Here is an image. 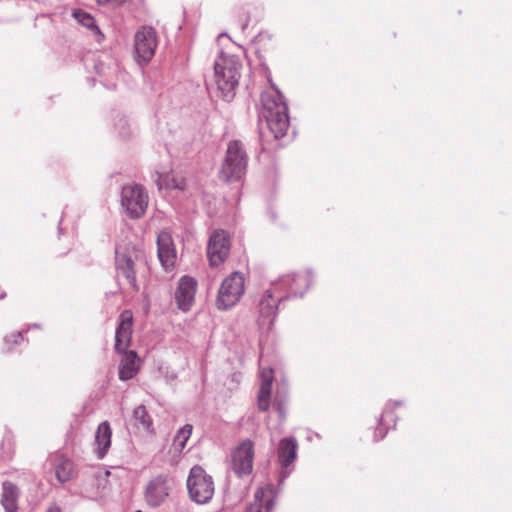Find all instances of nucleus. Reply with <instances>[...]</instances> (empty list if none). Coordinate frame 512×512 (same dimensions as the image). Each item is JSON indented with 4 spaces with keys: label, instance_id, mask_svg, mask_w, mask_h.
Masks as SVG:
<instances>
[{
    "label": "nucleus",
    "instance_id": "37",
    "mask_svg": "<svg viewBox=\"0 0 512 512\" xmlns=\"http://www.w3.org/2000/svg\"><path fill=\"white\" fill-rule=\"evenodd\" d=\"M3 297H4V294L0 293V299H2Z\"/></svg>",
    "mask_w": 512,
    "mask_h": 512
},
{
    "label": "nucleus",
    "instance_id": "9",
    "mask_svg": "<svg viewBox=\"0 0 512 512\" xmlns=\"http://www.w3.org/2000/svg\"><path fill=\"white\" fill-rule=\"evenodd\" d=\"M230 252V238L224 230H217L211 236L208 243L207 254L210 265L217 267L222 264Z\"/></svg>",
    "mask_w": 512,
    "mask_h": 512
},
{
    "label": "nucleus",
    "instance_id": "30",
    "mask_svg": "<svg viewBox=\"0 0 512 512\" xmlns=\"http://www.w3.org/2000/svg\"><path fill=\"white\" fill-rule=\"evenodd\" d=\"M273 380V370L264 369L261 373V386L272 387Z\"/></svg>",
    "mask_w": 512,
    "mask_h": 512
},
{
    "label": "nucleus",
    "instance_id": "38",
    "mask_svg": "<svg viewBox=\"0 0 512 512\" xmlns=\"http://www.w3.org/2000/svg\"><path fill=\"white\" fill-rule=\"evenodd\" d=\"M136 512H142L141 510H137Z\"/></svg>",
    "mask_w": 512,
    "mask_h": 512
},
{
    "label": "nucleus",
    "instance_id": "8",
    "mask_svg": "<svg viewBox=\"0 0 512 512\" xmlns=\"http://www.w3.org/2000/svg\"><path fill=\"white\" fill-rule=\"evenodd\" d=\"M254 443L245 439L239 443L232 454V469L238 476L249 475L253 470Z\"/></svg>",
    "mask_w": 512,
    "mask_h": 512
},
{
    "label": "nucleus",
    "instance_id": "16",
    "mask_svg": "<svg viewBox=\"0 0 512 512\" xmlns=\"http://www.w3.org/2000/svg\"><path fill=\"white\" fill-rule=\"evenodd\" d=\"M119 364V378L122 381L132 379L139 371L140 358L135 351H126Z\"/></svg>",
    "mask_w": 512,
    "mask_h": 512
},
{
    "label": "nucleus",
    "instance_id": "14",
    "mask_svg": "<svg viewBox=\"0 0 512 512\" xmlns=\"http://www.w3.org/2000/svg\"><path fill=\"white\" fill-rule=\"evenodd\" d=\"M169 490L168 481L163 477H156L146 488L145 500L150 506H159L169 495Z\"/></svg>",
    "mask_w": 512,
    "mask_h": 512
},
{
    "label": "nucleus",
    "instance_id": "2",
    "mask_svg": "<svg viewBox=\"0 0 512 512\" xmlns=\"http://www.w3.org/2000/svg\"><path fill=\"white\" fill-rule=\"evenodd\" d=\"M262 107L258 115L259 128H286L289 125L288 107L283 95L271 84L261 94Z\"/></svg>",
    "mask_w": 512,
    "mask_h": 512
},
{
    "label": "nucleus",
    "instance_id": "12",
    "mask_svg": "<svg viewBox=\"0 0 512 512\" xmlns=\"http://www.w3.org/2000/svg\"><path fill=\"white\" fill-rule=\"evenodd\" d=\"M197 290V281L189 276H183L178 282L175 292L177 306L182 311H189L194 303Z\"/></svg>",
    "mask_w": 512,
    "mask_h": 512
},
{
    "label": "nucleus",
    "instance_id": "27",
    "mask_svg": "<svg viewBox=\"0 0 512 512\" xmlns=\"http://www.w3.org/2000/svg\"><path fill=\"white\" fill-rule=\"evenodd\" d=\"M96 69L98 74L108 80L109 77L117 76L119 72L118 64L115 60H110L108 66L106 67L104 63L101 61L96 65Z\"/></svg>",
    "mask_w": 512,
    "mask_h": 512
},
{
    "label": "nucleus",
    "instance_id": "35",
    "mask_svg": "<svg viewBox=\"0 0 512 512\" xmlns=\"http://www.w3.org/2000/svg\"><path fill=\"white\" fill-rule=\"evenodd\" d=\"M386 435V431H384L383 429H380V437L379 439H383Z\"/></svg>",
    "mask_w": 512,
    "mask_h": 512
},
{
    "label": "nucleus",
    "instance_id": "11",
    "mask_svg": "<svg viewBox=\"0 0 512 512\" xmlns=\"http://www.w3.org/2000/svg\"><path fill=\"white\" fill-rule=\"evenodd\" d=\"M133 333V314L124 310L119 317V324L115 333V350L118 353L126 352L131 343Z\"/></svg>",
    "mask_w": 512,
    "mask_h": 512
},
{
    "label": "nucleus",
    "instance_id": "28",
    "mask_svg": "<svg viewBox=\"0 0 512 512\" xmlns=\"http://www.w3.org/2000/svg\"><path fill=\"white\" fill-rule=\"evenodd\" d=\"M290 280L293 282L291 288L294 290L295 293H297L301 289V287L299 286V282H303L304 286H307L308 277L305 274H293L285 276V282H290Z\"/></svg>",
    "mask_w": 512,
    "mask_h": 512
},
{
    "label": "nucleus",
    "instance_id": "33",
    "mask_svg": "<svg viewBox=\"0 0 512 512\" xmlns=\"http://www.w3.org/2000/svg\"><path fill=\"white\" fill-rule=\"evenodd\" d=\"M389 413L390 412L388 410L383 412V414L381 415V418H380V425H382L384 423L385 418L389 416Z\"/></svg>",
    "mask_w": 512,
    "mask_h": 512
},
{
    "label": "nucleus",
    "instance_id": "3",
    "mask_svg": "<svg viewBox=\"0 0 512 512\" xmlns=\"http://www.w3.org/2000/svg\"><path fill=\"white\" fill-rule=\"evenodd\" d=\"M247 154L240 141L228 144L218 176L224 182L238 181L246 173Z\"/></svg>",
    "mask_w": 512,
    "mask_h": 512
},
{
    "label": "nucleus",
    "instance_id": "34",
    "mask_svg": "<svg viewBox=\"0 0 512 512\" xmlns=\"http://www.w3.org/2000/svg\"><path fill=\"white\" fill-rule=\"evenodd\" d=\"M284 134H285V133H284V130L279 129V130H277V133H275V134H274V137H275V138L283 137V136H284Z\"/></svg>",
    "mask_w": 512,
    "mask_h": 512
},
{
    "label": "nucleus",
    "instance_id": "26",
    "mask_svg": "<svg viewBox=\"0 0 512 512\" xmlns=\"http://www.w3.org/2000/svg\"><path fill=\"white\" fill-rule=\"evenodd\" d=\"M272 387L261 386L257 395V405L258 409L262 412H265L270 407V399H271Z\"/></svg>",
    "mask_w": 512,
    "mask_h": 512
},
{
    "label": "nucleus",
    "instance_id": "24",
    "mask_svg": "<svg viewBox=\"0 0 512 512\" xmlns=\"http://www.w3.org/2000/svg\"><path fill=\"white\" fill-rule=\"evenodd\" d=\"M193 427L190 424L183 426L175 435L173 440V448L175 451L181 452L192 434Z\"/></svg>",
    "mask_w": 512,
    "mask_h": 512
},
{
    "label": "nucleus",
    "instance_id": "17",
    "mask_svg": "<svg viewBox=\"0 0 512 512\" xmlns=\"http://www.w3.org/2000/svg\"><path fill=\"white\" fill-rule=\"evenodd\" d=\"M297 447V442L294 438L287 437L280 440L277 455L282 467H288L294 462L297 455Z\"/></svg>",
    "mask_w": 512,
    "mask_h": 512
},
{
    "label": "nucleus",
    "instance_id": "25",
    "mask_svg": "<svg viewBox=\"0 0 512 512\" xmlns=\"http://www.w3.org/2000/svg\"><path fill=\"white\" fill-rule=\"evenodd\" d=\"M72 473H73V464L70 460L61 459L59 461V463L56 465L55 474H56V478L60 482L63 483V482L70 480V478L72 477Z\"/></svg>",
    "mask_w": 512,
    "mask_h": 512
},
{
    "label": "nucleus",
    "instance_id": "15",
    "mask_svg": "<svg viewBox=\"0 0 512 512\" xmlns=\"http://www.w3.org/2000/svg\"><path fill=\"white\" fill-rule=\"evenodd\" d=\"M275 492L272 485H265L257 489L254 501L248 506L246 512H271L274 506Z\"/></svg>",
    "mask_w": 512,
    "mask_h": 512
},
{
    "label": "nucleus",
    "instance_id": "36",
    "mask_svg": "<svg viewBox=\"0 0 512 512\" xmlns=\"http://www.w3.org/2000/svg\"><path fill=\"white\" fill-rule=\"evenodd\" d=\"M3 297H4V294L0 293V299H2Z\"/></svg>",
    "mask_w": 512,
    "mask_h": 512
},
{
    "label": "nucleus",
    "instance_id": "19",
    "mask_svg": "<svg viewBox=\"0 0 512 512\" xmlns=\"http://www.w3.org/2000/svg\"><path fill=\"white\" fill-rule=\"evenodd\" d=\"M278 303L279 298H276L270 290L265 291L259 302V312L261 316L270 319V322H272L276 315Z\"/></svg>",
    "mask_w": 512,
    "mask_h": 512
},
{
    "label": "nucleus",
    "instance_id": "1",
    "mask_svg": "<svg viewBox=\"0 0 512 512\" xmlns=\"http://www.w3.org/2000/svg\"><path fill=\"white\" fill-rule=\"evenodd\" d=\"M241 61L231 54L221 52L214 63V81L216 95L225 102H230L235 97L236 88L241 75Z\"/></svg>",
    "mask_w": 512,
    "mask_h": 512
},
{
    "label": "nucleus",
    "instance_id": "7",
    "mask_svg": "<svg viewBox=\"0 0 512 512\" xmlns=\"http://www.w3.org/2000/svg\"><path fill=\"white\" fill-rule=\"evenodd\" d=\"M149 197L146 190L137 184L124 186L121 193V205L129 217H142L148 207Z\"/></svg>",
    "mask_w": 512,
    "mask_h": 512
},
{
    "label": "nucleus",
    "instance_id": "29",
    "mask_svg": "<svg viewBox=\"0 0 512 512\" xmlns=\"http://www.w3.org/2000/svg\"><path fill=\"white\" fill-rule=\"evenodd\" d=\"M24 340L21 332H12L5 337V344L7 350H11L13 346L20 344Z\"/></svg>",
    "mask_w": 512,
    "mask_h": 512
},
{
    "label": "nucleus",
    "instance_id": "23",
    "mask_svg": "<svg viewBox=\"0 0 512 512\" xmlns=\"http://www.w3.org/2000/svg\"><path fill=\"white\" fill-rule=\"evenodd\" d=\"M133 419L138 428H142L143 430L153 433V421L145 406L140 405L134 409Z\"/></svg>",
    "mask_w": 512,
    "mask_h": 512
},
{
    "label": "nucleus",
    "instance_id": "21",
    "mask_svg": "<svg viewBox=\"0 0 512 512\" xmlns=\"http://www.w3.org/2000/svg\"><path fill=\"white\" fill-rule=\"evenodd\" d=\"M72 16L79 24L94 32L99 37L98 41L103 38V34L101 33L94 17L91 14L81 9H75L72 13Z\"/></svg>",
    "mask_w": 512,
    "mask_h": 512
},
{
    "label": "nucleus",
    "instance_id": "6",
    "mask_svg": "<svg viewBox=\"0 0 512 512\" xmlns=\"http://www.w3.org/2000/svg\"><path fill=\"white\" fill-rule=\"evenodd\" d=\"M158 45L157 33L150 26H143L134 36V59L138 65L148 64L155 55Z\"/></svg>",
    "mask_w": 512,
    "mask_h": 512
},
{
    "label": "nucleus",
    "instance_id": "22",
    "mask_svg": "<svg viewBox=\"0 0 512 512\" xmlns=\"http://www.w3.org/2000/svg\"><path fill=\"white\" fill-rule=\"evenodd\" d=\"M158 187L159 189H180L185 187V181L181 176L174 174L164 173L158 174Z\"/></svg>",
    "mask_w": 512,
    "mask_h": 512
},
{
    "label": "nucleus",
    "instance_id": "20",
    "mask_svg": "<svg viewBox=\"0 0 512 512\" xmlns=\"http://www.w3.org/2000/svg\"><path fill=\"white\" fill-rule=\"evenodd\" d=\"M17 498V487L12 483H4L1 503L6 512H17Z\"/></svg>",
    "mask_w": 512,
    "mask_h": 512
},
{
    "label": "nucleus",
    "instance_id": "31",
    "mask_svg": "<svg viewBox=\"0 0 512 512\" xmlns=\"http://www.w3.org/2000/svg\"><path fill=\"white\" fill-rule=\"evenodd\" d=\"M98 4H110V5H119L123 2V0H96Z\"/></svg>",
    "mask_w": 512,
    "mask_h": 512
},
{
    "label": "nucleus",
    "instance_id": "4",
    "mask_svg": "<svg viewBox=\"0 0 512 512\" xmlns=\"http://www.w3.org/2000/svg\"><path fill=\"white\" fill-rule=\"evenodd\" d=\"M187 488L193 501L205 504L214 495V482L210 475L200 466H194L187 479Z\"/></svg>",
    "mask_w": 512,
    "mask_h": 512
},
{
    "label": "nucleus",
    "instance_id": "5",
    "mask_svg": "<svg viewBox=\"0 0 512 512\" xmlns=\"http://www.w3.org/2000/svg\"><path fill=\"white\" fill-rule=\"evenodd\" d=\"M245 289L244 276L239 272H233L225 278L219 288L217 307L226 310L233 307L241 298Z\"/></svg>",
    "mask_w": 512,
    "mask_h": 512
},
{
    "label": "nucleus",
    "instance_id": "13",
    "mask_svg": "<svg viewBox=\"0 0 512 512\" xmlns=\"http://www.w3.org/2000/svg\"><path fill=\"white\" fill-rule=\"evenodd\" d=\"M158 257L166 270L174 267L176 262V250L172 236L167 231H161L157 237Z\"/></svg>",
    "mask_w": 512,
    "mask_h": 512
},
{
    "label": "nucleus",
    "instance_id": "18",
    "mask_svg": "<svg viewBox=\"0 0 512 512\" xmlns=\"http://www.w3.org/2000/svg\"><path fill=\"white\" fill-rule=\"evenodd\" d=\"M111 427L107 421L99 424L96 435H95V443H96V453L99 458H103L107 450L111 446Z\"/></svg>",
    "mask_w": 512,
    "mask_h": 512
},
{
    "label": "nucleus",
    "instance_id": "32",
    "mask_svg": "<svg viewBox=\"0 0 512 512\" xmlns=\"http://www.w3.org/2000/svg\"><path fill=\"white\" fill-rule=\"evenodd\" d=\"M46 512H61V509L56 504H52L47 508Z\"/></svg>",
    "mask_w": 512,
    "mask_h": 512
},
{
    "label": "nucleus",
    "instance_id": "10",
    "mask_svg": "<svg viewBox=\"0 0 512 512\" xmlns=\"http://www.w3.org/2000/svg\"><path fill=\"white\" fill-rule=\"evenodd\" d=\"M136 262L146 263L144 252L140 249H133L132 252L121 253L116 256L118 274H121L134 289H138L135 275Z\"/></svg>",
    "mask_w": 512,
    "mask_h": 512
}]
</instances>
